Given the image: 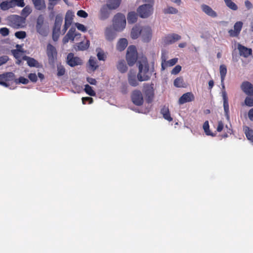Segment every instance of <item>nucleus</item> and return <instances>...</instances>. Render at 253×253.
<instances>
[{
    "mask_svg": "<svg viewBox=\"0 0 253 253\" xmlns=\"http://www.w3.org/2000/svg\"><path fill=\"white\" fill-rule=\"evenodd\" d=\"M138 73L137 78L139 82L147 81L150 80L154 72V67H150L146 57H142L137 63Z\"/></svg>",
    "mask_w": 253,
    "mask_h": 253,
    "instance_id": "1",
    "label": "nucleus"
},
{
    "mask_svg": "<svg viewBox=\"0 0 253 253\" xmlns=\"http://www.w3.org/2000/svg\"><path fill=\"white\" fill-rule=\"evenodd\" d=\"M35 28L36 32L43 37H46L49 33V27L45 22L44 17L42 14H40L36 21Z\"/></svg>",
    "mask_w": 253,
    "mask_h": 253,
    "instance_id": "2",
    "label": "nucleus"
},
{
    "mask_svg": "<svg viewBox=\"0 0 253 253\" xmlns=\"http://www.w3.org/2000/svg\"><path fill=\"white\" fill-rule=\"evenodd\" d=\"M126 25V20L124 14L119 13L114 16L113 26L115 31H122L125 28Z\"/></svg>",
    "mask_w": 253,
    "mask_h": 253,
    "instance_id": "3",
    "label": "nucleus"
},
{
    "mask_svg": "<svg viewBox=\"0 0 253 253\" xmlns=\"http://www.w3.org/2000/svg\"><path fill=\"white\" fill-rule=\"evenodd\" d=\"M137 59V53L134 45H130L127 49L126 60L129 66H133Z\"/></svg>",
    "mask_w": 253,
    "mask_h": 253,
    "instance_id": "4",
    "label": "nucleus"
},
{
    "mask_svg": "<svg viewBox=\"0 0 253 253\" xmlns=\"http://www.w3.org/2000/svg\"><path fill=\"white\" fill-rule=\"evenodd\" d=\"M6 20L9 25L16 29L19 28L25 23V18L17 15L9 16Z\"/></svg>",
    "mask_w": 253,
    "mask_h": 253,
    "instance_id": "5",
    "label": "nucleus"
},
{
    "mask_svg": "<svg viewBox=\"0 0 253 253\" xmlns=\"http://www.w3.org/2000/svg\"><path fill=\"white\" fill-rule=\"evenodd\" d=\"M139 16L142 18H146L150 16L153 12V6L151 4H143L138 7L137 10Z\"/></svg>",
    "mask_w": 253,
    "mask_h": 253,
    "instance_id": "6",
    "label": "nucleus"
},
{
    "mask_svg": "<svg viewBox=\"0 0 253 253\" xmlns=\"http://www.w3.org/2000/svg\"><path fill=\"white\" fill-rule=\"evenodd\" d=\"M46 54L49 63L53 65L57 58V51L55 47L50 43L47 45Z\"/></svg>",
    "mask_w": 253,
    "mask_h": 253,
    "instance_id": "7",
    "label": "nucleus"
},
{
    "mask_svg": "<svg viewBox=\"0 0 253 253\" xmlns=\"http://www.w3.org/2000/svg\"><path fill=\"white\" fill-rule=\"evenodd\" d=\"M131 98L133 104L137 106H141L143 103V95L140 90H134L132 91Z\"/></svg>",
    "mask_w": 253,
    "mask_h": 253,
    "instance_id": "8",
    "label": "nucleus"
},
{
    "mask_svg": "<svg viewBox=\"0 0 253 253\" xmlns=\"http://www.w3.org/2000/svg\"><path fill=\"white\" fill-rule=\"evenodd\" d=\"M152 33L151 28L149 26H144L141 28V37L143 42H149L152 38Z\"/></svg>",
    "mask_w": 253,
    "mask_h": 253,
    "instance_id": "9",
    "label": "nucleus"
},
{
    "mask_svg": "<svg viewBox=\"0 0 253 253\" xmlns=\"http://www.w3.org/2000/svg\"><path fill=\"white\" fill-rule=\"evenodd\" d=\"M243 23L241 21L236 22L234 25V30L230 29L228 31L230 36L237 37L239 36L242 30Z\"/></svg>",
    "mask_w": 253,
    "mask_h": 253,
    "instance_id": "10",
    "label": "nucleus"
},
{
    "mask_svg": "<svg viewBox=\"0 0 253 253\" xmlns=\"http://www.w3.org/2000/svg\"><path fill=\"white\" fill-rule=\"evenodd\" d=\"M143 91L147 97V102H151L153 100L154 94L153 87L148 84H145Z\"/></svg>",
    "mask_w": 253,
    "mask_h": 253,
    "instance_id": "11",
    "label": "nucleus"
},
{
    "mask_svg": "<svg viewBox=\"0 0 253 253\" xmlns=\"http://www.w3.org/2000/svg\"><path fill=\"white\" fill-rule=\"evenodd\" d=\"M67 60L68 64L71 67H74L82 63L81 59L78 57H74L72 53L67 55Z\"/></svg>",
    "mask_w": 253,
    "mask_h": 253,
    "instance_id": "12",
    "label": "nucleus"
},
{
    "mask_svg": "<svg viewBox=\"0 0 253 253\" xmlns=\"http://www.w3.org/2000/svg\"><path fill=\"white\" fill-rule=\"evenodd\" d=\"M241 88L246 94L253 95V85L250 82H243L241 85Z\"/></svg>",
    "mask_w": 253,
    "mask_h": 253,
    "instance_id": "13",
    "label": "nucleus"
},
{
    "mask_svg": "<svg viewBox=\"0 0 253 253\" xmlns=\"http://www.w3.org/2000/svg\"><path fill=\"white\" fill-rule=\"evenodd\" d=\"M180 39V36L176 34H172L166 36L164 39V42L166 44H171Z\"/></svg>",
    "mask_w": 253,
    "mask_h": 253,
    "instance_id": "14",
    "label": "nucleus"
},
{
    "mask_svg": "<svg viewBox=\"0 0 253 253\" xmlns=\"http://www.w3.org/2000/svg\"><path fill=\"white\" fill-rule=\"evenodd\" d=\"M237 48L239 51L240 55L245 58L248 57L252 53L251 48H248L240 43L238 44Z\"/></svg>",
    "mask_w": 253,
    "mask_h": 253,
    "instance_id": "15",
    "label": "nucleus"
},
{
    "mask_svg": "<svg viewBox=\"0 0 253 253\" xmlns=\"http://www.w3.org/2000/svg\"><path fill=\"white\" fill-rule=\"evenodd\" d=\"M222 97L223 100V107L224 110L225 112V116L227 119V120H229V104L228 102V98L227 96V93L226 91H223L222 92Z\"/></svg>",
    "mask_w": 253,
    "mask_h": 253,
    "instance_id": "16",
    "label": "nucleus"
},
{
    "mask_svg": "<svg viewBox=\"0 0 253 253\" xmlns=\"http://www.w3.org/2000/svg\"><path fill=\"white\" fill-rule=\"evenodd\" d=\"M201 7L202 11L208 16L212 18H215L217 16V13L209 5L203 4L201 5Z\"/></svg>",
    "mask_w": 253,
    "mask_h": 253,
    "instance_id": "17",
    "label": "nucleus"
},
{
    "mask_svg": "<svg viewBox=\"0 0 253 253\" xmlns=\"http://www.w3.org/2000/svg\"><path fill=\"white\" fill-rule=\"evenodd\" d=\"M194 99V96L191 92H187L183 94L179 99V104H183L190 102Z\"/></svg>",
    "mask_w": 253,
    "mask_h": 253,
    "instance_id": "18",
    "label": "nucleus"
},
{
    "mask_svg": "<svg viewBox=\"0 0 253 253\" xmlns=\"http://www.w3.org/2000/svg\"><path fill=\"white\" fill-rule=\"evenodd\" d=\"M110 15L109 8L105 4L100 8L99 13V18L101 20H104L107 19Z\"/></svg>",
    "mask_w": 253,
    "mask_h": 253,
    "instance_id": "19",
    "label": "nucleus"
},
{
    "mask_svg": "<svg viewBox=\"0 0 253 253\" xmlns=\"http://www.w3.org/2000/svg\"><path fill=\"white\" fill-rule=\"evenodd\" d=\"M32 1L35 9L38 10L42 11L46 8L45 0H32Z\"/></svg>",
    "mask_w": 253,
    "mask_h": 253,
    "instance_id": "20",
    "label": "nucleus"
},
{
    "mask_svg": "<svg viewBox=\"0 0 253 253\" xmlns=\"http://www.w3.org/2000/svg\"><path fill=\"white\" fill-rule=\"evenodd\" d=\"M138 81L134 73H129L128 74V82L130 85L134 87L138 85Z\"/></svg>",
    "mask_w": 253,
    "mask_h": 253,
    "instance_id": "21",
    "label": "nucleus"
},
{
    "mask_svg": "<svg viewBox=\"0 0 253 253\" xmlns=\"http://www.w3.org/2000/svg\"><path fill=\"white\" fill-rule=\"evenodd\" d=\"M2 79L5 81H13L15 82L16 79L14 74L12 72H6L0 75V79Z\"/></svg>",
    "mask_w": 253,
    "mask_h": 253,
    "instance_id": "22",
    "label": "nucleus"
},
{
    "mask_svg": "<svg viewBox=\"0 0 253 253\" xmlns=\"http://www.w3.org/2000/svg\"><path fill=\"white\" fill-rule=\"evenodd\" d=\"M22 59L23 60L27 61V64L30 67H38L39 66V62L33 58L25 55Z\"/></svg>",
    "mask_w": 253,
    "mask_h": 253,
    "instance_id": "23",
    "label": "nucleus"
},
{
    "mask_svg": "<svg viewBox=\"0 0 253 253\" xmlns=\"http://www.w3.org/2000/svg\"><path fill=\"white\" fill-rule=\"evenodd\" d=\"M121 0H108L107 3L105 4L110 10L115 9L120 5Z\"/></svg>",
    "mask_w": 253,
    "mask_h": 253,
    "instance_id": "24",
    "label": "nucleus"
},
{
    "mask_svg": "<svg viewBox=\"0 0 253 253\" xmlns=\"http://www.w3.org/2000/svg\"><path fill=\"white\" fill-rule=\"evenodd\" d=\"M117 68L121 73H126L127 70V67L125 60H119L117 64Z\"/></svg>",
    "mask_w": 253,
    "mask_h": 253,
    "instance_id": "25",
    "label": "nucleus"
},
{
    "mask_svg": "<svg viewBox=\"0 0 253 253\" xmlns=\"http://www.w3.org/2000/svg\"><path fill=\"white\" fill-rule=\"evenodd\" d=\"M105 36L107 40L113 41L116 38V33L111 28H107L105 30Z\"/></svg>",
    "mask_w": 253,
    "mask_h": 253,
    "instance_id": "26",
    "label": "nucleus"
},
{
    "mask_svg": "<svg viewBox=\"0 0 253 253\" xmlns=\"http://www.w3.org/2000/svg\"><path fill=\"white\" fill-rule=\"evenodd\" d=\"M127 41L126 39H121L117 43V49L122 51L124 50L127 45Z\"/></svg>",
    "mask_w": 253,
    "mask_h": 253,
    "instance_id": "27",
    "label": "nucleus"
},
{
    "mask_svg": "<svg viewBox=\"0 0 253 253\" xmlns=\"http://www.w3.org/2000/svg\"><path fill=\"white\" fill-rule=\"evenodd\" d=\"M141 28L139 26L134 27L131 32V37L133 39H136L139 36H141Z\"/></svg>",
    "mask_w": 253,
    "mask_h": 253,
    "instance_id": "28",
    "label": "nucleus"
},
{
    "mask_svg": "<svg viewBox=\"0 0 253 253\" xmlns=\"http://www.w3.org/2000/svg\"><path fill=\"white\" fill-rule=\"evenodd\" d=\"M63 21V17L61 14H57L55 17V20L53 28L60 29L61 26Z\"/></svg>",
    "mask_w": 253,
    "mask_h": 253,
    "instance_id": "29",
    "label": "nucleus"
},
{
    "mask_svg": "<svg viewBox=\"0 0 253 253\" xmlns=\"http://www.w3.org/2000/svg\"><path fill=\"white\" fill-rule=\"evenodd\" d=\"M161 113L163 115L165 119L169 122L172 121V119L170 116L169 110L168 107L165 106L163 107L161 110Z\"/></svg>",
    "mask_w": 253,
    "mask_h": 253,
    "instance_id": "30",
    "label": "nucleus"
},
{
    "mask_svg": "<svg viewBox=\"0 0 253 253\" xmlns=\"http://www.w3.org/2000/svg\"><path fill=\"white\" fill-rule=\"evenodd\" d=\"M74 16V13L71 10H68L65 15V23L71 25Z\"/></svg>",
    "mask_w": 253,
    "mask_h": 253,
    "instance_id": "31",
    "label": "nucleus"
},
{
    "mask_svg": "<svg viewBox=\"0 0 253 253\" xmlns=\"http://www.w3.org/2000/svg\"><path fill=\"white\" fill-rule=\"evenodd\" d=\"M88 63L91 69L93 71H94L98 67L95 57H90L88 61Z\"/></svg>",
    "mask_w": 253,
    "mask_h": 253,
    "instance_id": "32",
    "label": "nucleus"
},
{
    "mask_svg": "<svg viewBox=\"0 0 253 253\" xmlns=\"http://www.w3.org/2000/svg\"><path fill=\"white\" fill-rule=\"evenodd\" d=\"M137 18V15L134 12H131L128 13L127 15V21L128 23H135Z\"/></svg>",
    "mask_w": 253,
    "mask_h": 253,
    "instance_id": "33",
    "label": "nucleus"
},
{
    "mask_svg": "<svg viewBox=\"0 0 253 253\" xmlns=\"http://www.w3.org/2000/svg\"><path fill=\"white\" fill-rule=\"evenodd\" d=\"M168 57L167 55V53L166 51H163L161 55V68L162 70H164L166 69L165 64L167 63V59H168Z\"/></svg>",
    "mask_w": 253,
    "mask_h": 253,
    "instance_id": "34",
    "label": "nucleus"
},
{
    "mask_svg": "<svg viewBox=\"0 0 253 253\" xmlns=\"http://www.w3.org/2000/svg\"><path fill=\"white\" fill-rule=\"evenodd\" d=\"M203 127L206 135L212 136H215V134L211 132L210 130L209 122L208 121L204 122Z\"/></svg>",
    "mask_w": 253,
    "mask_h": 253,
    "instance_id": "35",
    "label": "nucleus"
},
{
    "mask_svg": "<svg viewBox=\"0 0 253 253\" xmlns=\"http://www.w3.org/2000/svg\"><path fill=\"white\" fill-rule=\"evenodd\" d=\"M220 75L221 80L224 81L226 73L227 68L225 65H221L219 67Z\"/></svg>",
    "mask_w": 253,
    "mask_h": 253,
    "instance_id": "36",
    "label": "nucleus"
},
{
    "mask_svg": "<svg viewBox=\"0 0 253 253\" xmlns=\"http://www.w3.org/2000/svg\"><path fill=\"white\" fill-rule=\"evenodd\" d=\"M60 0H48L47 9L49 11L54 10V7L57 4Z\"/></svg>",
    "mask_w": 253,
    "mask_h": 253,
    "instance_id": "37",
    "label": "nucleus"
},
{
    "mask_svg": "<svg viewBox=\"0 0 253 253\" xmlns=\"http://www.w3.org/2000/svg\"><path fill=\"white\" fill-rule=\"evenodd\" d=\"M174 85L177 87H183L184 80L182 78L179 77L177 78L174 81Z\"/></svg>",
    "mask_w": 253,
    "mask_h": 253,
    "instance_id": "38",
    "label": "nucleus"
},
{
    "mask_svg": "<svg viewBox=\"0 0 253 253\" xmlns=\"http://www.w3.org/2000/svg\"><path fill=\"white\" fill-rule=\"evenodd\" d=\"M89 46V41H86L85 42H82L79 43L78 46V49L80 50H84L88 48Z\"/></svg>",
    "mask_w": 253,
    "mask_h": 253,
    "instance_id": "39",
    "label": "nucleus"
},
{
    "mask_svg": "<svg viewBox=\"0 0 253 253\" xmlns=\"http://www.w3.org/2000/svg\"><path fill=\"white\" fill-rule=\"evenodd\" d=\"M164 12L165 14H176L178 13V10L171 6H168L164 9Z\"/></svg>",
    "mask_w": 253,
    "mask_h": 253,
    "instance_id": "40",
    "label": "nucleus"
},
{
    "mask_svg": "<svg viewBox=\"0 0 253 253\" xmlns=\"http://www.w3.org/2000/svg\"><path fill=\"white\" fill-rule=\"evenodd\" d=\"M75 31L76 29L74 27H71L66 34L67 37H69V38L71 39V40L74 41L75 37L77 36V34H75Z\"/></svg>",
    "mask_w": 253,
    "mask_h": 253,
    "instance_id": "41",
    "label": "nucleus"
},
{
    "mask_svg": "<svg viewBox=\"0 0 253 253\" xmlns=\"http://www.w3.org/2000/svg\"><path fill=\"white\" fill-rule=\"evenodd\" d=\"M96 51L97 56L99 60L104 61L105 60V57L104 55V53L103 50H102L100 48H97Z\"/></svg>",
    "mask_w": 253,
    "mask_h": 253,
    "instance_id": "42",
    "label": "nucleus"
},
{
    "mask_svg": "<svg viewBox=\"0 0 253 253\" xmlns=\"http://www.w3.org/2000/svg\"><path fill=\"white\" fill-rule=\"evenodd\" d=\"M60 29H57L53 28L52 31V39L56 42L58 40Z\"/></svg>",
    "mask_w": 253,
    "mask_h": 253,
    "instance_id": "43",
    "label": "nucleus"
},
{
    "mask_svg": "<svg viewBox=\"0 0 253 253\" xmlns=\"http://www.w3.org/2000/svg\"><path fill=\"white\" fill-rule=\"evenodd\" d=\"M226 6L233 10H237L238 8V6L231 0L225 2Z\"/></svg>",
    "mask_w": 253,
    "mask_h": 253,
    "instance_id": "44",
    "label": "nucleus"
},
{
    "mask_svg": "<svg viewBox=\"0 0 253 253\" xmlns=\"http://www.w3.org/2000/svg\"><path fill=\"white\" fill-rule=\"evenodd\" d=\"M84 90L86 93L90 96H93L95 95V92L92 90V87L88 84H86L85 85Z\"/></svg>",
    "mask_w": 253,
    "mask_h": 253,
    "instance_id": "45",
    "label": "nucleus"
},
{
    "mask_svg": "<svg viewBox=\"0 0 253 253\" xmlns=\"http://www.w3.org/2000/svg\"><path fill=\"white\" fill-rule=\"evenodd\" d=\"M29 81L27 79L23 77H20L19 79H16L15 80V83L16 84H26L29 83Z\"/></svg>",
    "mask_w": 253,
    "mask_h": 253,
    "instance_id": "46",
    "label": "nucleus"
},
{
    "mask_svg": "<svg viewBox=\"0 0 253 253\" xmlns=\"http://www.w3.org/2000/svg\"><path fill=\"white\" fill-rule=\"evenodd\" d=\"M177 61L178 58H174L169 61H167V63L165 64L166 68L168 66L171 67L174 65L177 62Z\"/></svg>",
    "mask_w": 253,
    "mask_h": 253,
    "instance_id": "47",
    "label": "nucleus"
},
{
    "mask_svg": "<svg viewBox=\"0 0 253 253\" xmlns=\"http://www.w3.org/2000/svg\"><path fill=\"white\" fill-rule=\"evenodd\" d=\"M32 12L31 7L29 6H25L22 10V15L27 16Z\"/></svg>",
    "mask_w": 253,
    "mask_h": 253,
    "instance_id": "48",
    "label": "nucleus"
},
{
    "mask_svg": "<svg viewBox=\"0 0 253 253\" xmlns=\"http://www.w3.org/2000/svg\"><path fill=\"white\" fill-rule=\"evenodd\" d=\"M251 97H247L245 99V104L246 105L252 107L253 106V95Z\"/></svg>",
    "mask_w": 253,
    "mask_h": 253,
    "instance_id": "49",
    "label": "nucleus"
},
{
    "mask_svg": "<svg viewBox=\"0 0 253 253\" xmlns=\"http://www.w3.org/2000/svg\"><path fill=\"white\" fill-rule=\"evenodd\" d=\"M15 36L19 39H23L26 37V33L24 31H18L15 33Z\"/></svg>",
    "mask_w": 253,
    "mask_h": 253,
    "instance_id": "50",
    "label": "nucleus"
},
{
    "mask_svg": "<svg viewBox=\"0 0 253 253\" xmlns=\"http://www.w3.org/2000/svg\"><path fill=\"white\" fill-rule=\"evenodd\" d=\"M181 70V66L180 65H177L175 66L173 69L171 71V74L172 75H177L178 74Z\"/></svg>",
    "mask_w": 253,
    "mask_h": 253,
    "instance_id": "51",
    "label": "nucleus"
},
{
    "mask_svg": "<svg viewBox=\"0 0 253 253\" xmlns=\"http://www.w3.org/2000/svg\"><path fill=\"white\" fill-rule=\"evenodd\" d=\"M65 69L62 66H57V75L59 77L62 76L65 74Z\"/></svg>",
    "mask_w": 253,
    "mask_h": 253,
    "instance_id": "52",
    "label": "nucleus"
},
{
    "mask_svg": "<svg viewBox=\"0 0 253 253\" xmlns=\"http://www.w3.org/2000/svg\"><path fill=\"white\" fill-rule=\"evenodd\" d=\"M11 52L16 59H18L20 57V52L22 51L19 49H16L11 50Z\"/></svg>",
    "mask_w": 253,
    "mask_h": 253,
    "instance_id": "53",
    "label": "nucleus"
},
{
    "mask_svg": "<svg viewBox=\"0 0 253 253\" xmlns=\"http://www.w3.org/2000/svg\"><path fill=\"white\" fill-rule=\"evenodd\" d=\"M121 91L124 94H126L128 92V86L126 84L123 83L121 87Z\"/></svg>",
    "mask_w": 253,
    "mask_h": 253,
    "instance_id": "54",
    "label": "nucleus"
},
{
    "mask_svg": "<svg viewBox=\"0 0 253 253\" xmlns=\"http://www.w3.org/2000/svg\"><path fill=\"white\" fill-rule=\"evenodd\" d=\"M9 31L7 28H1L0 29V34L4 37L7 36L9 35Z\"/></svg>",
    "mask_w": 253,
    "mask_h": 253,
    "instance_id": "55",
    "label": "nucleus"
},
{
    "mask_svg": "<svg viewBox=\"0 0 253 253\" xmlns=\"http://www.w3.org/2000/svg\"><path fill=\"white\" fill-rule=\"evenodd\" d=\"M0 7L1 10L4 11L9 9V7L8 5V1H2L0 4Z\"/></svg>",
    "mask_w": 253,
    "mask_h": 253,
    "instance_id": "56",
    "label": "nucleus"
},
{
    "mask_svg": "<svg viewBox=\"0 0 253 253\" xmlns=\"http://www.w3.org/2000/svg\"><path fill=\"white\" fill-rule=\"evenodd\" d=\"M75 26L79 30L81 31L82 32H84L86 31V27L83 24L76 23H75Z\"/></svg>",
    "mask_w": 253,
    "mask_h": 253,
    "instance_id": "57",
    "label": "nucleus"
},
{
    "mask_svg": "<svg viewBox=\"0 0 253 253\" xmlns=\"http://www.w3.org/2000/svg\"><path fill=\"white\" fill-rule=\"evenodd\" d=\"M77 15L79 17L83 18H86L88 16V14L83 10H80L77 12Z\"/></svg>",
    "mask_w": 253,
    "mask_h": 253,
    "instance_id": "58",
    "label": "nucleus"
},
{
    "mask_svg": "<svg viewBox=\"0 0 253 253\" xmlns=\"http://www.w3.org/2000/svg\"><path fill=\"white\" fill-rule=\"evenodd\" d=\"M16 6L23 7L25 6L24 0H13Z\"/></svg>",
    "mask_w": 253,
    "mask_h": 253,
    "instance_id": "59",
    "label": "nucleus"
},
{
    "mask_svg": "<svg viewBox=\"0 0 253 253\" xmlns=\"http://www.w3.org/2000/svg\"><path fill=\"white\" fill-rule=\"evenodd\" d=\"M28 78L33 82H36L37 81V77L35 73H30L28 76Z\"/></svg>",
    "mask_w": 253,
    "mask_h": 253,
    "instance_id": "60",
    "label": "nucleus"
},
{
    "mask_svg": "<svg viewBox=\"0 0 253 253\" xmlns=\"http://www.w3.org/2000/svg\"><path fill=\"white\" fill-rule=\"evenodd\" d=\"M8 57L7 56L0 57V66L5 64L8 60Z\"/></svg>",
    "mask_w": 253,
    "mask_h": 253,
    "instance_id": "61",
    "label": "nucleus"
},
{
    "mask_svg": "<svg viewBox=\"0 0 253 253\" xmlns=\"http://www.w3.org/2000/svg\"><path fill=\"white\" fill-rule=\"evenodd\" d=\"M245 5L246 7L248 9H251L253 7V5L250 1L246 0L245 1Z\"/></svg>",
    "mask_w": 253,
    "mask_h": 253,
    "instance_id": "62",
    "label": "nucleus"
},
{
    "mask_svg": "<svg viewBox=\"0 0 253 253\" xmlns=\"http://www.w3.org/2000/svg\"><path fill=\"white\" fill-rule=\"evenodd\" d=\"M248 117L251 121H253V108L251 109L248 112Z\"/></svg>",
    "mask_w": 253,
    "mask_h": 253,
    "instance_id": "63",
    "label": "nucleus"
},
{
    "mask_svg": "<svg viewBox=\"0 0 253 253\" xmlns=\"http://www.w3.org/2000/svg\"><path fill=\"white\" fill-rule=\"evenodd\" d=\"M87 81L90 84L92 85H95L96 84V81L93 78H87Z\"/></svg>",
    "mask_w": 253,
    "mask_h": 253,
    "instance_id": "64",
    "label": "nucleus"
}]
</instances>
